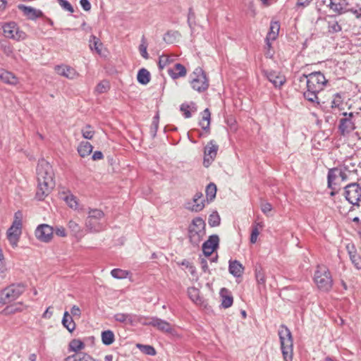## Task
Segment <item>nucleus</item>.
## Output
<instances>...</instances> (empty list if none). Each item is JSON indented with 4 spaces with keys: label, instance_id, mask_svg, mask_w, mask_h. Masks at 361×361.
I'll list each match as a JSON object with an SVG mask.
<instances>
[{
    "label": "nucleus",
    "instance_id": "42",
    "mask_svg": "<svg viewBox=\"0 0 361 361\" xmlns=\"http://www.w3.org/2000/svg\"><path fill=\"white\" fill-rule=\"evenodd\" d=\"M112 277L118 279H123L127 278L129 271L121 269H114L111 271Z\"/></svg>",
    "mask_w": 361,
    "mask_h": 361
},
{
    "label": "nucleus",
    "instance_id": "20",
    "mask_svg": "<svg viewBox=\"0 0 361 361\" xmlns=\"http://www.w3.org/2000/svg\"><path fill=\"white\" fill-rule=\"evenodd\" d=\"M18 8L23 12L28 19L35 20L43 16L40 10L35 9L31 6H27L23 4L18 5Z\"/></svg>",
    "mask_w": 361,
    "mask_h": 361
},
{
    "label": "nucleus",
    "instance_id": "38",
    "mask_svg": "<svg viewBox=\"0 0 361 361\" xmlns=\"http://www.w3.org/2000/svg\"><path fill=\"white\" fill-rule=\"evenodd\" d=\"M224 291H227L226 288H222L221 290V306L224 308L230 307L233 302V298L231 295H224L223 293Z\"/></svg>",
    "mask_w": 361,
    "mask_h": 361
},
{
    "label": "nucleus",
    "instance_id": "46",
    "mask_svg": "<svg viewBox=\"0 0 361 361\" xmlns=\"http://www.w3.org/2000/svg\"><path fill=\"white\" fill-rule=\"evenodd\" d=\"M341 30V26L335 20L328 21V31L330 33H337Z\"/></svg>",
    "mask_w": 361,
    "mask_h": 361
},
{
    "label": "nucleus",
    "instance_id": "44",
    "mask_svg": "<svg viewBox=\"0 0 361 361\" xmlns=\"http://www.w3.org/2000/svg\"><path fill=\"white\" fill-rule=\"evenodd\" d=\"M262 225L260 223H256L252 228L251 235H250V243H255L257 240V237L259 234V228H262Z\"/></svg>",
    "mask_w": 361,
    "mask_h": 361
},
{
    "label": "nucleus",
    "instance_id": "23",
    "mask_svg": "<svg viewBox=\"0 0 361 361\" xmlns=\"http://www.w3.org/2000/svg\"><path fill=\"white\" fill-rule=\"evenodd\" d=\"M55 71L59 75L68 79H74L78 75L74 68L64 65L56 66L55 67Z\"/></svg>",
    "mask_w": 361,
    "mask_h": 361
},
{
    "label": "nucleus",
    "instance_id": "24",
    "mask_svg": "<svg viewBox=\"0 0 361 361\" xmlns=\"http://www.w3.org/2000/svg\"><path fill=\"white\" fill-rule=\"evenodd\" d=\"M0 80L9 85H15L18 82V78L11 72L0 68Z\"/></svg>",
    "mask_w": 361,
    "mask_h": 361
},
{
    "label": "nucleus",
    "instance_id": "19",
    "mask_svg": "<svg viewBox=\"0 0 361 361\" xmlns=\"http://www.w3.org/2000/svg\"><path fill=\"white\" fill-rule=\"evenodd\" d=\"M204 206L203 195L202 192H197L195 194L192 200L186 204L185 208L192 212H198L202 211Z\"/></svg>",
    "mask_w": 361,
    "mask_h": 361
},
{
    "label": "nucleus",
    "instance_id": "10",
    "mask_svg": "<svg viewBox=\"0 0 361 361\" xmlns=\"http://www.w3.org/2000/svg\"><path fill=\"white\" fill-rule=\"evenodd\" d=\"M191 85L195 90L202 92L209 87V80L203 70L198 67L191 75Z\"/></svg>",
    "mask_w": 361,
    "mask_h": 361
},
{
    "label": "nucleus",
    "instance_id": "63",
    "mask_svg": "<svg viewBox=\"0 0 361 361\" xmlns=\"http://www.w3.org/2000/svg\"><path fill=\"white\" fill-rule=\"evenodd\" d=\"M71 313L73 316H77V317H80V316L81 314V311H80V309L78 306L73 305L72 307V308L71 309Z\"/></svg>",
    "mask_w": 361,
    "mask_h": 361
},
{
    "label": "nucleus",
    "instance_id": "40",
    "mask_svg": "<svg viewBox=\"0 0 361 361\" xmlns=\"http://www.w3.org/2000/svg\"><path fill=\"white\" fill-rule=\"evenodd\" d=\"M206 196L208 201H212L216 194V186L214 183H210L206 188Z\"/></svg>",
    "mask_w": 361,
    "mask_h": 361
},
{
    "label": "nucleus",
    "instance_id": "13",
    "mask_svg": "<svg viewBox=\"0 0 361 361\" xmlns=\"http://www.w3.org/2000/svg\"><path fill=\"white\" fill-rule=\"evenodd\" d=\"M115 321L123 324L135 326L137 324H142L145 317L132 313H116L114 316Z\"/></svg>",
    "mask_w": 361,
    "mask_h": 361
},
{
    "label": "nucleus",
    "instance_id": "6",
    "mask_svg": "<svg viewBox=\"0 0 361 361\" xmlns=\"http://www.w3.org/2000/svg\"><path fill=\"white\" fill-rule=\"evenodd\" d=\"M299 80L301 82H305L307 87L319 92L324 90L328 82L320 71L312 72L308 75L303 74L300 77Z\"/></svg>",
    "mask_w": 361,
    "mask_h": 361
},
{
    "label": "nucleus",
    "instance_id": "21",
    "mask_svg": "<svg viewBox=\"0 0 361 361\" xmlns=\"http://www.w3.org/2000/svg\"><path fill=\"white\" fill-rule=\"evenodd\" d=\"M67 226L71 234L78 240H80L85 236V232L82 228L76 221L73 220H70Z\"/></svg>",
    "mask_w": 361,
    "mask_h": 361
},
{
    "label": "nucleus",
    "instance_id": "62",
    "mask_svg": "<svg viewBox=\"0 0 361 361\" xmlns=\"http://www.w3.org/2000/svg\"><path fill=\"white\" fill-rule=\"evenodd\" d=\"M312 1V0H298L296 3V6L304 8L307 6Z\"/></svg>",
    "mask_w": 361,
    "mask_h": 361
},
{
    "label": "nucleus",
    "instance_id": "17",
    "mask_svg": "<svg viewBox=\"0 0 361 361\" xmlns=\"http://www.w3.org/2000/svg\"><path fill=\"white\" fill-rule=\"evenodd\" d=\"M262 73L276 88L280 89L286 81L285 76L276 71L263 70Z\"/></svg>",
    "mask_w": 361,
    "mask_h": 361
},
{
    "label": "nucleus",
    "instance_id": "50",
    "mask_svg": "<svg viewBox=\"0 0 361 361\" xmlns=\"http://www.w3.org/2000/svg\"><path fill=\"white\" fill-rule=\"evenodd\" d=\"M343 105V99L340 94H336L334 95L331 101V108L341 109V106Z\"/></svg>",
    "mask_w": 361,
    "mask_h": 361
},
{
    "label": "nucleus",
    "instance_id": "58",
    "mask_svg": "<svg viewBox=\"0 0 361 361\" xmlns=\"http://www.w3.org/2000/svg\"><path fill=\"white\" fill-rule=\"evenodd\" d=\"M158 126H159V116H156L153 118V121L152 123V128H151L152 132H153L154 135H155L157 133V131L158 130Z\"/></svg>",
    "mask_w": 361,
    "mask_h": 361
},
{
    "label": "nucleus",
    "instance_id": "56",
    "mask_svg": "<svg viewBox=\"0 0 361 361\" xmlns=\"http://www.w3.org/2000/svg\"><path fill=\"white\" fill-rule=\"evenodd\" d=\"M65 361H82V353H75L74 355L68 356Z\"/></svg>",
    "mask_w": 361,
    "mask_h": 361
},
{
    "label": "nucleus",
    "instance_id": "47",
    "mask_svg": "<svg viewBox=\"0 0 361 361\" xmlns=\"http://www.w3.org/2000/svg\"><path fill=\"white\" fill-rule=\"evenodd\" d=\"M178 37L180 33L178 31H168L164 37V40L167 43H173Z\"/></svg>",
    "mask_w": 361,
    "mask_h": 361
},
{
    "label": "nucleus",
    "instance_id": "59",
    "mask_svg": "<svg viewBox=\"0 0 361 361\" xmlns=\"http://www.w3.org/2000/svg\"><path fill=\"white\" fill-rule=\"evenodd\" d=\"M189 296L193 301H197L199 298L198 290L196 288H191L188 290Z\"/></svg>",
    "mask_w": 361,
    "mask_h": 361
},
{
    "label": "nucleus",
    "instance_id": "11",
    "mask_svg": "<svg viewBox=\"0 0 361 361\" xmlns=\"http://www.w3.org/2000/svg\"><path fill=\"white\" fill-rule=\"evenodd\" d=\"M344 190L345 200L353 205L359 207L361 204V182L350 183Z\"/></svg>",
    "mask_w": 361,
    "mask_h": 361
},
{
    "label": "nucleus",
    "instance_id": "9",
    "mask_svg": "<svg viewBox=\"0 0 361 361\" xmlns=\"http://www.w3.org/2000/svg\"><path fill=\"white\" fill-rule=\"evenodd\" d=\"M22 216V213L20 211L16 212L13 222L7 231V238L13 247L17 246L21 234Z\"/></svg>",
    "mask_w": 361,
    "mask_h": 361
},
{
    "label": "nucleus",
    "instance_id": "53",
    "mask_svg": "<svg viewBox=\"0 0 361 361\" xmlns=\"http://www.w3.org/2000/svg\"><path fill=\"white\" fill-rule=\"evenodd\" d=\"M59 5L61 8L66 11H69L70 13L74 12V8L71 6V4L66 0H58Z\"/></svg>",
    "mask_w": 361,
    "mask_h": 361
},
{
    "label": "nucleus",
    "instance_id": "36",
    "mask_svg": "<svg viewBox=\"0 0 361 361\" xmlns=\"http://www.w3.org/2000/svg\"><path fill=\"white\" fill-rule=\"evenodd\" d=\"M24 310L23 305L21 302L14 304L13 305L7 306L3 312L5 314H15L18 312H22Z\"/></svg>",
    "mask_w": 361,
    "mask_h": 361
},
{
    "label": "nucleus",
    "instance_id": "60",
    "mask_svg": "<svg viewBox=\"0 0 361 361\" xmlns=\"http://www.w3.org/2000/svg\"><path fill=\"white\" fill-rule=\"evenodd\" d=\"M55 233L61 237H66L67 235L66 229L63 226H57L55 229Z\"/></svg>",
    "mask_w": 361,
    "mask_h": 361
},
{
    "label": "nucleus",
    "instance_id": "3",
    "mask_svg": "<svg viewBox=\"0 0 361 361\" xmlns=\"http://www.w3.org/2000/svg\"><path fill=\"white\" fill-rule=\"evenodd\" d=\"M279 336L284 361H293V341L290 329L281 324L279 329Z\"/></svg>",
    "mask_w": 361,
    "mask_h": 361
},
{
    "label": "nucleus",
    "instance_id": "5",
    "mask_svg": "<svg viewBox=\"0 0 361 361\" xmlns=\"http://www.w3.org/2000/svg\"><path fill=\"white\" fill-rule=\"evenodd\" d=\"M314 281L322 291H329L333 286V279L329 269L324 265H318L314 271Z\"/></svg>",
    "mask_w": 361,
    "mask_h": 361
},
{
    "label": "nucleus",
    "instance_id": "34",
    "mask_svg": "<svg viewBox=\"0 0 361 361\" xmlns=\"http://www.w3.org/2000/svg\"><path fill=\"white\" fill-rule=\"evenodd\" d=\"M255 275L257 280V282L259 285H262L264 287L265 286L266 283V276L264 271L262 269V267L259 266H257L255 269Z\"/></svg>",
    "mask_w": 361,
    "mask_h": 361
},
{
    "label": "nucleus",
    "instance_id": "45",
    "mask_svg": "<svg viewBox=\"0 0 361 361\" xmlns=\"http://www.w3.org/2000/svg\"><path fill=\"white\" fill-rule=\"evenodd\" d=\"M219 238L217 235H212L209 237V239L204 243L205 244V247L208 245L209 247H214V249H217L219 247Z\"/></svg>",
    "mask_w": 361,
    "mask_h": 361
},
{
    "label": "nucleus",
    "instance_id": "30",
    "mask_svg": "<svg viewBox=\"0 0 361 361\" xmlns=\"http://www.w3.org/2000/svg\"><path fill=\"white\" fill-rule=\"evenodd\" d=\"M339 178L338 169L333 168L329 170L327 176V183L329 188H333V184H336V181Z\"/></svg>",
    "mask_w": 361,
    "mask_h": 361
},
{
    "label": "nucleus",
    "instance_id": "27",
    "mask_svg": "<svg viewBox=\"0 0 361 361\" xmlns=\"http://www.w3.org/2000/svg\"><path fill=\"white\" fill-rule=\"evenodd\" d=\"M211 113L209 109H205L202 112V119L200 121V126L207 133L209 132Z\"/></svg>",
    "mask_w": 361,
    "mask_h": 361
},
{
    "label": "nucleus",
    "instance_id": "7",
    "mask_svg": "<svg viewBox=\"0 0 361 361\" xmlns=\"http://www.w3.org/2000/svg\"><path fill=\"white\" fill-rule=\"evenodd\" d=\"M25 290L23 283H13L0 291V304L4 305L16 300Z\"/></svg>",
    "mask_w": 361,
    "mask_h": 361
},
{
    "label": "nucleus",
    "instance_id": "51",
    "mask_svg": "<svg viewBox=\"0 0 361 361\" xmlns=\"http://www.w3.org/2000/svg\"><path fill=\"white\" fill-rule=\"evenodd\" d=\"M139 51H140L141 56L144 59H147L149 58V54L147 51V44L145 43V39L144 37H142V43L139 46Z\"/></svg>",
    "mask_w": 361,
    "mask_h": 361
},
{
    "label": "nucleus",
    "instance_id": "64",
    "mask_svg": "<svg viewBox=\"0 0 361 361\" xmlns=\"http://www.w3.org/2000/svg\"><path fill=\"white\" fill-rule=\"evenodd\" d=\"M145 353L149 355H154L156 354L155 349L151 345H144Z\"/></svg>",
    "mask_w": 361,
    "mask_h": 361
},
{
    "label": "nucleus",
    "instance_id": "25",
    "mask_svg": "<svg viewBox=\"0 0 361 361\" xmlns=\"http://www.w3.org/2000/svg\"><path fill=\"white\" fill-rule=\"evenodd\" d=\"M228 270L235 277H240L243 273L244 267L238 260L229 261Z\"/></svg>",
    "mask_w": 361,
    "mask_h": 361
},
{
    "label": "nucleus",
    "instance_id": "49",
    "mask_svg": "<svg viewBox=\"0 0 361 361\" xmlns=\"http://www.w3.org/2000/svg\"><path fill=\"white\" fill-rule=\"evenodd\" d=\"M208 223L211 227L217 226L220 224V216L216 212L209 215Z\"/></svg>",
    "mask_w": 361,
    "mask_h": 361
},
{
    "label": "nucleus",
    "instance_id": "15",
    "mask_svg": "<svg viewBox=\"0 0 361 361\" xmlns=\"http://www.w3.org/2000/svg\"><path fill=\"white\" fill-rule=\"evenodd\" d=\"M142 324L156 327L158 330L164 333H172L173 331L170 323L157 317L149 318L147 322L143 320Z\"/></svg>",
    "mask_w": 361,
    "mask_h": 361
},
{
    "label": "nucleus",
    "instance_id": "16",
    "mask_svg": "<svg viewBox=\"0 0 361 361\" xmlns=\"http://www.w3.org/2000/svg\"><path fill=\"white\" fill-rule=\"evenodd\" d=\"M219 146L214 140H211L204 147V166L208 167L212 161L215 159Z\"/></svg>",
    "mask_w": 361,
    "mask_h": 361
},
{
    "label": "nucleus",
    "instance_id": "39",
    "mask_svg": "<svg viewBox=\"0 0 361 361\" xmlns=\"http://www.w3.org/2000/svg\"><path fill=\"white\" fill-rule=\"evenodd\" d=\"M64 201L73 209H78L79 203L78 198L72 194H70L64 197Z\"/></svg>",
    "mask_w": 361,
    "mask_h": 361
},
{
    "label": "nucleus",
    "instance_id": "31",
    "mask_svg": "<svg viewBox=\"0 0 361 361\" xmlns=\"http://www.w3.org/2000/svg\"><path fill=\"white\" fill-rule=\"evenodd\" d=\"M319 92V91H314V90H311L310 88L307 87V91L304 92L303 95L307 100L313 103L314 105H318L319 104L317 97V94Z\"/></svg>",
    "mask_w": 361,
    "mask_h": 361
},
{
    "label": "nucleus",
    "instance_id": "48",
    "mask_svg": "<svg viewBox=\"0 0 361 361\" xmlns=\"http://www.w3.org/2000/svg\"><path fill=\"white\" fill-rule=\"evenodd\" d=\"M101 44L99 43V39L94 35L90 37V47L92 50L94 49L98 54L101 53V49L99 48Z\"/></svg>",
    "mask_w": 361,
    "mask_h": 361
},
{
    "label": "nucleus",
    "instance_id": "14",
    "mask_svg": "<svg viewBox=\"0 0 361 361\" xmlns=\"http://www.w3.org/2000/svg\"><path fill=\"white\" fill-rule=\"evenodd\" d=\"M343 118L339 121V130L342 135L348 134L355 129V114L353 112L343 113Z\"/></svg>",
    "mask_w": 361,
    "mask_h": 361
},
{
    "label": "nucleus",
    "instance_id": "43",
    "mask_svg": "<svg viewBox=\"0 0 361 361\" xmlns=\"http://www.w3.org/2000/svg\"><path fill=\"white\" fill-rule=\"evenodd\" d=\"M69 348L71 351L77 353L85 348V344L80 340L74 339L71 341Z\"/></svg>",
    "mask_w": 361,
    "mask_h": 361
},
{
    "label": "nucleus",
    "instance_id": "32",
    "mask_svg": "<svg viewBox=\"0 0 361 361\" xmlns=\"http://www.w3.org/2000/svg\"><path fill=\"white\" fill-rule=\"evenodd\" d=\"M137 81L142 85H147L150 80V73L145 68H141L137 75Z\"/></svg>",
    "mask_w": 361,
    "mask_h": 361
},
{
    "label": "nucleus",
    "instance_id": "8",
    "mask_svg": "<svg viewBox=\"0 0 361 361\" xmlns=\"http://www.w3.org/2000/svg\"><path fill=\"white\" fill-rule=\"evenodd\" d=\"M354 5L353 2L350 4L348 0H330L329 4L330 8L338 13L350 11L354 13L357 18H361L360 4L355 3V6Z\"/></svg>",
    "mask_w": 361,
    "mask_h": 361
},
{
    "label": "nucleus",
    "instance_id": "37",
    "mask_svg": "<svg viewBox=\"0 0 361 361\" xmlns=\"http://www.w3.org/2000/svg\"><path fill=\"white\" fill-rule=\"evenodd\" d=\"M195 104L194 103H192L191 105H189L188 104H182L180 105V111L183 112V116L185 118H188L192 116L191 111H195Z\"/></svg>",
    "mask_w": 361,
    "mask_h": 361
},
{
    "label": "nucleus",
    "instance_id": "2",
    "mask_svg": "<svg viewBox=\"0 0 361 361\" xmlns=\"http://www.w3.org/2000/svg\"><path fill=\"white\" fill-rule=\"evenodd\" d=\"M104 213L98 209H90L85 221L86 231L88 233H100L106 229Z\"/></svg>",
    "mask_w": 361,
    "mask_h": 361
},
{
    "label": "nucleus",
    "instance_id": "18",
    "mask_svg": "<svg viewBox=\"0 0 361 361\" xmlns=\"http://www.w3.org/2000/svg\"><path fill=\"white\" fill-rule=\"evenodd\" d=\"M35 236L42 242H49L53 236V228L47 224H41L35 230Z\"/></svg>",
    "mask_w": 361,
    "mask_h": 361
},
{
    "label": "nucleus",
    "instance_id": "54",
    "mask_svg": "<svg viewBox=\"0 0 361 361\" xmlns=\"http://www.w3.org/2000/svg\"><path fill=\"white\" fill-rule=\"evenodd\" d=\"M261 209L264 214L267 215L272 210V205L267 202H262L261 204Z\"/></svg>",
    "mask_w": 361,
    "mask_h": 361
},
{
    "label": "nucleus",
    "instance_id": "26",
    "mask_svg": "<svg viewBox=\"0 0 361 361\" xmlns=\"http://www.w3.org/2000/svg\"><path fill=\"white\" fill-rule=\"evenodd\" d=\"M168 73L172 78L176 79L185 76L186 75V69L182 64L176 63L173 68L169 69Z\"/></svg>",
    "mask_w": 361,
    "mask_h": 361
},
{
    "label": "nucleus",
    "instance_id": "22",
    "mask_svg": "<svg viewBox=\"0 0 361 361\" xmlns=\"http://www.w3.org/2000/svg\"><path fill=\"white\" fill-rule=\"evenodd\" d=\"M350 259L353 264L357 269H361V257L355 250V246L353 244L346 245Z\"/></svg>",
    "mask_w": 361,
    "mask_h": 361
},
{
    "label": "nucleus",
    "instance_id": "52",
    "mask_svg": "<svg viewBox=\"0 0 361 361\" xmlns=\"http://www.w3.org/2000/svg\"><path fill=\"white\" fill-rule=\"evenodd\" d=\"M109 89V82L107 81H102L99 82L96 87V91L100 94L107 92Z\"/></svg>",
    "mask_w": 361,
    "mask_h": 361
},
{
    "label": "nucleus",
    "instance_id": "55",
    "mask_svg": "<svg viewBox=\"0 0 361 361\" xmlns=\"http://www.w3.org/2000/svg\"><path fill=\"white\" fill-rule=\"evenodd\" d=\"M169 63V57L167 56H161L159 60V67L160 69H163Z\"/></svg>",
    "mask_w": 361,
    "mask_h": 361
},
{
    "label": "nucleus",
    "instance_id": "1",
    "mask_svg": "<svg viewBox=\"0 0 361 361\" xmlns=\"http://www.w3.org/2000/svg\"><path fill=\"white\" fill-rule=\"evenodd\" d=\"M54 173L52 166L49 162L42 159L38 162L37 166V186L35 197L38 200H44L54 188Z\"/></svg>",
    "mask_w": 361,
    "mask_h": 361
},
{
    "label": "nucleus",
    "instance_id": "57",
    "mask_svg": "<svg viewBox=\"0 0 361 361\" xmlns=\"http://www.w3.org/2000/svg\"><path fill=\"white\" fill-rule=\"evenodd\" d=\"M215 250L214 247H209L208 245L205 247L204 243L202 245V251L206 257H209Z\"/></svg>",
    "mask_w": 361,
    "mask_h": 361
},
{
    "label": "nucleus",
    "instance_id": "29",
    "mask_svg": "<svg viewBox=\"0 0 361 361\" xmlns=\"http://www.w3.org/2000/svg\"><path fill=\"white\" fill-rule=\"evenodd\" d=\"M62 324L70 332L73 331L75 329V323L74 322L72 316L68 312H65L63 314Z\"/></svg>",
    "mask_w": 361,
    "mask_h": 361
},
{
    "label": "nucleus",
    "instance_id": "28",
    "mask_svg": "<svg viewBox=\"0 0 361 361\" xmlns=\"http://www.w3.org/2000/svg\"><path fill=\"white\" fill-rule=\"evenodd\" d=\"M93 147L87 141H82L78 147V152L80 157H85L91 154Z\"/></svg>",
    "mask_w": 361,
    "mask_h": 361
},
{
    "label": "nucleus",
    "instance_id": "4",
    "mask_svg": "<svg viewBox=\"0 0 361 361\" xmlns=\"http://www.w3.org/2000/svg\"><path fill=\"white\" fill-rule=\"evenodd\" d=\"M205 222L201 217L192 219L188 227V238L190 243L198 247L205 235Z\"/></svg>",
    "mask_w": 361,
    "mask_h": 361
},
{
    "label": "nucleus",
    "instance_id": "12",
    "mask_svg": "<svg viewBox=\"0 0 361 361\" xmlns=\"http://www.w3.org/2000/svg\"><path fill=\"white\" fill-rule=\"evenodd\" d=\"M4 35L6 37L13 39L17 41L25 38L26 34L20 30L15 22H9L4 24L2 27Z\"/></svg>",
    "mask_w": 361,
    "mask_h": 361
},
{
    "label": "nucleus",
    "instance_id": "61",
    "mask_svg": "<svg viewBox=\"0 0 361 361\" xmlns=\"http://www.w3.org/2000/svg\"><path fill=\"white\" fill-rule=\"evenodd\" d=\"M80 4L85 11H89L91 9V4L88 0H80Z\"/></svg>",
    "mask_w": 361,
    "mask_h": 361
},
{
    "label": "nucleus",
    "instance_id": "35",
    "mask_svg": "<svg viewBox=\"0 0 361 361\" xmlns=\"http://www.w3.org/2000/svg\"><path fill=\"white\" fill-rule=\"evenodd\" d=\"M102 341L106 345L112 344L115 341L114 334L111 330H106L102 332Z\"/></svg>",
    "mask_w": 361,
    "mask_h": 361
},
{
    "label": "nucleus",
    "instance_id": "33",
    "mask_svg": "<svg viewBox=\"0 0 361 361\" xmlns=\"http://www.w3.org/2000/svg\"><path fill=\"white\" fill-rule=\"evenodd\" d=\"M280 25L278 22H272L270 25L269 32L267 34V39L275 40L279 35Z\"/></svg>",
    "mask_w": 361,
    "mask_h": 361
},
{
    "label": "nucleus",
    "instance_id": "41",
    "mask_svg": "<svg viewBox=\"0 0 361 361\" xmlns=\"http://www.w3.org/2000/svg\"><path fill=\"white\" fill-rule=\"evenodd\" d=\"M81 133L82 137L87 140H91L93 138L94 135V130L92 129V127L90 125H86L81 130Z\"/></svg>",
    "mask_w": 361,
    "mask_h": 361
}]
</instances>
